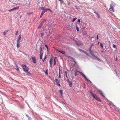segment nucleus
Returning <instances> with one entry per match:
<instances>
[{"mask_svg":"<svg viewBox=\"0 0 120 120\" xmlns=\"http://www.w3.org/2000/svg\"><path fill=\"white\" fill-rule=\"evenodd\" d=\"M91 47H90V49H89V51H91Z\"/></svg>","mask_w":120,"mask_h":120,"instance_id":"nucleus-46","label":"nucleus"},{"mask_svg":"<svg viewBox=\"0 0 120 120\" xmlns=\"http://www.w3.org/2000/svg\"><path fill=\"white\" fill-rule=\"evenodd\" d=\"M78 22H80V19H79L78 20Z\"/></svg>","mask_w":120,"mask_h":120,"instance_id":"nucleus-43","label":"nucleus"},{"mask_svg":"<svg viewBox=\"0 0 120 120\" xmlns=\"http://www.w3.org/2000/svg\"><path fill=\"white\" fill-rule=\"evenodd\" d=\"M97 92L98 93L101 95L103 97H104V96L103 94V93L100 90H99Z\"/></svg>","mask_w":120,"mask_h":120,"instance_id":"nucleus-7","label":"nucleus"},{"mask_svg":"<svg viewBox=\"0 0 120 120\" xmlns=\"http://www.w3.org/2000/svg\"><path fill=\"white\" fill-rule=\"evenodd\" d=\"M79 50L81 52H82L84 53L85 52V51H84L82 50H81L80 49H79Z\"/></svg>","mask_w":120,"mask_h":120,"instance_id":"nucleus-24","label":"nucleus"},{"mask_svg":"<svg viewBox=\"0 0 120 120\" xmlns=\"http://www.w3.org/2000/svg\"><path fill=\"white\" fill-rule=\"evenodd\" d=\"M59 92L60 93L61 96L63 97V90H59Z\"/></svg>","mask_w":120,"mask_h":120,"instance_id":"nucleus-11","label":"nucleus"},{"mask_svg":"<svg viewBox=\"0 0 120 120\" xmlns=\"http://www.w3.org/2000/svg\"><path fill=\"white\" fill-rule=\"evenodd\" d=\"M114 5L113 4H112L110 5V7L109 9V10L112 12H114Z\"/></svg>","mask_w":120,"mask_h":120,"instance_id":"nucleus-4","label":"nucleus"},{"mask_svg":"<svg viewBox=\"0 0 120 120\" xmlns=\"http://www.w3.org/2000/svg\"><path fill=\"white\" fill-rule=\"evenodd\" d=\"M21 38V34H20L19 35V36L18 37V38L17 39V41H18L19 42V41L20 40V39Z\"/></svg>","mask_w":120,"mask_h":120,"instance_id":"nucleus-9","label":"nucleus"},{"mask_svg":"<svg viewBox=\"0 0 120 120\" xmlns=\"http://www.w3.org/2000/svg\"><path fill=\"white\" fill-rule=\"evenodd\" d=\"M19 8V7H16L14 8H12L9 10V11L11 12L12 11L15 10L16 9H17Z\"/></svg>","mask_w":120,"mask_h":120,"instance_id":"nucleus-8","label":"nucleus"},{"mask_svg":"<svg viewBox=\"0 0 120 120\" xmlns=\"http://www.w3.org/2000/svg\"><path fill=\"white\" fill-rule=\"evenodd\" d=\"M43 55V53H42L41 54L40 56V59H42V56Z\"/></svg>","mask_w":120,"mask_h":120,"instance_id":"nucleus-18","label":"nucleus"},{"mask_svg":"<svg viewBox=\"0 0 120 120\" xmlns=\"http://www.w3.org/2000/svg\"><path fill=\"white\" fill-rule=\"evenodd\" d=\"M31 58L33 62L34 63H36V60L35 58V56H31Z\"/></svg>","mask_w":120,"mask_h":120,"instance_id":"nucleus-5","label":"nucleus"},{"mask_svg":"<svg viewBox=\"0 0 120 120\" xmlns=\"http://www.w3.org/2000/svg\"><path fill=\"white\" fill-rule=\"evenodd\" d=\"M46 58V56H45L43 60V62H44V61L45 60V59Z\"/></svg>","mask_w":120,"mask_h":120,"instance_id":"nucleus-45","label":"nucleus"},{"mask_svg":"<svg viewBox=\"0 0 120 120\" xmlns=\"http://www.w3.org/2000/svg\"><path fill=\"white\" fill-rule=\"evenodd\" d=\"M6 33H7V32H3V34L5 36L6 34Z\"/></svg>","mask_w":120,"mask_h":120,"instance_id":"nucleus-33","label":"nucleus"},{"mask_svg":"<svg viewBox=\"0 0 120 120\" xmlns=\"http://www.w3.org/2000/svg\"><path fill=\"white\" fill-rule=\"evenodd\" d=\"M65 73L66 77V78H68V76H67V71H65Z\"/></svg>","mask_w":120,"mask_h":120,"instance_id":"nucleus-22","label":"nucleus"},{"mask_svg":"<svg viewBox=\"0 0 120 120\" xmlns=\"http://www.w3.org/2000/svg\"><path fill=\"white\" fill-rule=\"evenodd\" d=\"M43 24V23H41L39 26L38 27V29H39L42 26V25Z\"/></svg>","mask_w":120,"mask_h":120,"instance_id":"nucleus-12","label":"nucleus"},{"mask_svg":"<svg viewBox=\"0 0 120 120\" xmlns=\"http://www.w3.org/2000/svg\"><path fill=\"white\" fill-rule=\"evenodd\" d=\"M76 29L78 31H79V27L78 26H76Z\"/></svg>","mask_w":120,"mask_h":120,"instance_id":"nucleus-26","label":"nucleus"},{"mask_svg":"<svg viewBox=\"0 0 120 120\" xmlns=\"http://www.w3.org/2000/svg\"><path fill=\"white\" fill-rule=\"evenodd\" d=\"M96 59H97L99 61H100V59L98 58L97 57V58H96Z\"/></svg>","mask_w":120,"mask_h":120,"instance_id":"nucleus-36","label":"nucleus"},{"mask_svg":"<svg viewBox=\"0 0 120 120\" xmlns=\"http://www.w3.org/2000/svg\"><path fill=\"white\" fill-rule=\"evenodd\" d=\"M98 18H99V15H97Z\"/></svg>","mask_w":120,"mask_h":120,"instance_id":"nucleus-50","label":"nucleus"},{"mask_svg":"<svg viewBox=\"0 0 120 120\" xmlns=\"http://www.w3.org/2000/svg\"><path fill=\"white\" fill-rule=\"evenodd\" d=\"M113 48H116V45H114V44H113Z\"/></svg>","mask_w":120,"mask_h":120,"instance_id":"nucleus-30","label":"nucleus"},{"mask_svg":"<svg viewBox=\"0 0 120 120\" xmlns=\"http://www.w3.org/2000/svg\"><path fill=\"white\" fill-rule=\"evenodd\" d=\"M15 65H16V66L17 67V68L19 67L18 66L17 64H15Z\"/></svg>","mask_w":120,"mask_h":120,"instance_id":"nucleus-47","label":"nucleus"},{"mask_svg":"<svg viewBox=\"0 0 120 120\" xmlns=\"http://www.w3.org/2000/svg\"><path fill=\"white\" fill-rule=\"evenodd\" d=\"M72 59L73 60H74V58H72Z\"/></svg>","mask_w":120,"mask_h":120,"instance_id":"nucleus-51","label":"nucleus"},{"mask_svg":"<svg viewBox=\"0 0 120 120\" xmlns=\"http://www.w3.org/2000/svg\"><path fill=\"white\" fill-rule=\"evenodd\" d=\"M100 45L102 47V48H103V44L101 43L100 44Z\"/></svg>","mask_w":120,"mask_h":120,"instance_id":"nucleus-25","label":"nucleus"},{"mask_svg":"<svg viewBox=\"0 0 120 120\" xmlns=\"http://www.w3.org/2000/svg\"><path fill=\"white\" fill-rule=\"evenodd\" d=\"M22 68L23 70L26 72H27L29 70V68L26 65L22 64Z\"/></svg>","mask_w":120,"mask_h":120,"instance_id":"nucleus-3","label":"nucleus"},{"mask_svg":"<svg viewBox=\"0 0 120 120\" xmlns=\"http://www.w3.org/2000/svg\"><path fill=\"white\" fill-rule=\"evenodd\" d=\"M46 9V8L44 7V8H43V11H44V12H45L47 11Z\"/></svg>","mask_w":120,"mask_h":120,"instance_id":"nucleus-21","label":"nucleus"},{"mask_svg":"<svg viewBox=\"0 0 120 120\" xmlns=\"http://www.w3.org/2000/svg\"><path fill=\"white\" fill-rule=\"evenodd\" d=\"M47 10H49V11L50 12H51L52 13V11L51 10V9H49V8H47Z\"/></svg>","mask_w":120,"mask_h":120,"instance_id":"nucleus-23","label":"nucleus"},{"mask_svg":"<svg viewBox=\"0 0 120 120\" xmlns=\"http://www.w3.org/2000/svg\"><path fill=\"white\" fill-rule=\"evenodd\" d=\"M16 70H17V71H19V67H18V68H17V69H16Z\"/></svg>","mask_w":120,"mask_h":120,"instance_id":"nucleus-39","label":"nucleus"},{"mask_svg":"<svg viewBox=\"0 0 120 120\" xmlns=\"http://www.w3.org/2000/svg\"><path fill=\"white\" fill-rule=\"evenodd\" d=\"M60 69H59V78H61V75H60Z\"/></svg>","mask_w":120,"mask_h":120,"instance_id":"nucleus-20","label":"nucleus"},{"mask_svg":"<svg viewBox=\"0 0 120 120\" xmlns=\"http://www.w3.org/2000/svg\"><path fill=\"white\" fill-rule=\"evenodd\" d=\"M103 51H102V52H103Z\"/></svg>","mask_w":120,"mask_h":120,"instance_id":"nucleus-53","label":"nucleus"},{"mask_svg":"<svg viewBox=\"0 0 120 120\" xmlns=\"http://www.w3.org/2000/svg\"><path fill=\"white\" fill-rule=\"evenodd\" d=\"M45 13V12H44V11H42V12L41 14V15H40V17H42L43 15L44 14V13Z\"/></svg>","mask_w":120,"mask_h":120,"instance_id":"nucleus-17","label":"nucleus"},{"mask_svg":"<svg viewBox=\"0 0 120 120\" xmlns=\"http://www.w3.org/2000/svg\"><path fill=\"white\" fill-rule=\"evenodd\" d=\"M76 18H74L73 19V20H72V22H74L76 20Z\"/></svg>","mask_w":120,"mask_h":120,"instance_id":"nucleus-27","label":"nucleus"},{"mask_svg":"<svg viewBox=\"0 0 120 120\" xmlns=\"http://www.w3.org/2000/svg\"><path fill=\"white\" fill-rule=\"evenodd\" d=\"M59 1H60V2H61V3L62 1H61V0H59Z\"/></svg>","mask_w":120,"mask_h":120,"instance_id":"nucleus-49","label":"nucleus"},{"mask_svg":"<svg viewBox=\"0 0 120 120\" xmlns=\"http://www.w3.org/2000/svg\"><path fill=\"white\" fill-rule=\"evenodd\" d=\"M19 41H17V48H18L20 47L19 44Z\"/></svg>","mask_w":120,"mask_h":120,"instance_id":"nucleus-15","label":"nucleus"},{"mask_svg":"<svg viewBox=\"0 0 120 120\" xmlns=\"http://www.w3.org/2000/svg\"><path fill=\"white\" fill-rule=\"evenodd\" d=\"M79 73H80V74L82 76L84 77L85 78V79L86 80H87L89 81H90V80H88V79H87V78L85 76V75L82 72H81L80 71L79 72Z\"/></svg>","mask_w":120,"mask_h":120,"instance_id":"nucleus-6","label":"nucleus"},{"mask_svg":"<svg viewBox=\"0 0 120 120\" xmlns=\"http://www.w3.org/2000/svg\"><path fill=\"white\" fill-rule=\"evenodd\" d=\"M46 20H45L44 19L43 20L42 22L41 23H43H43H44V22H46Z\"/></svg>","mask_w":120,"mask_h":120,"instance_id":"nucleus-37","label":"nucleus"},{"mask_svg":"<svg viewBox=\"0 0 120 120\" xmlns=\"http://www.w3.org/2000/svg\"><path fill=\"white\" fill-rule=\"evenodd\" d=\"M55 81L56 83V84L57 83H59V82L58 80L57 79H55Z\"/></svg>","mask_w":120,"mask_h":120,"instance_id":"nucleus-19","label":"nucleus"},{"mask_svg":"<svg viewBox=\"0 0 120 120\" xmlns=\"http://www.w3.org/2000/svg\"><path fill=\"white\" fill-rule=\"evenodd\" d=\"M45 46L46 48L47 49V50H48V47L47 45H45Z\"/></svg>","mask_w":120,"mask_h":120,"instance_id":"nucleus-38","label":"nucleus"},{"mask_svg":"<svg viewBox=\"0 0 120 120\" xmlns=\"http://www.w3.org/2000/svg\"><path fill=\"white\" fill-rule=\"evenodd\" d=\"M61 53L63 54H65V52L64 51H62Z\"/></svg>","mask_w":120,"mask_h":120,"instance_id":"nucleus-28","label":"nucleus"},{"mask_svg":"<svg viewBox=\"0 0 120 120\" xmlns=\"http://www.w3.org/2000/svg\"><path fill=\"white\" fill-rule=\"evenodd\" d=\"M94 13L95 14L97 15H98V14H97V13H96V12H94Z\"/></svg>","mask_w":120,"mask_h":120,"instance_id":"nucleus-44","label":"nucleus"},{"mask_svg":"<svg viewBox=\"0 0 120 120\" xmlns=\"http://www.w3.org/2000/svg\"><path fill=\"white\" fill-rule=\"evenodd\" d=\"M18 32H19L18 30H17L16 31V32L15 33V35H16L17 34H18Z\"/></svg>","mask_w":120,"mask_h":120,"instance_id":"nucleus-29","label":"nucleus"},{"mask_svg":"<svg viewBox=\"0 0 120 120\" xmlns=\"http://www.w3.org/2000/svg\"><path fill=\"white\" fill-rule=\"evenodd\" d=\"M26 116L29 120H32V119H31V118L27 114H26Z\"/></svg>","mask_w":120,"mask_h":120,"instance_id":"nucleus-13","label":"nucleus"},{"mask_svg":"<svg viewBox=\"0 0 120 120\" xmlns=\"http://www.w3.org/2000/svg\"><path fill=\"white\" fill-rule=\"evenodd\" d=\"M79 71H76L75 72V76H77V75H78V73H79Z\"/></svg>","mask_w":120,"mask_h":120,"instance_id":"nucleus-16","label":"nucleus"},{"mask_svg":"<svg viewBox=\"0 0 120 120\" xmlns=\"http://www.w3.org/2000/svg\"><path fill=\"white\" fill-rule=\"evenodd\" d=\"M56 85H57V86H61L59 84V83H57Z\"/></svg>","mask_w":120,"mask_h":120,"instance_id":"nucleus-35","label":"nucleus"},{"mask_svg":"<svg viewBox=\"0 0 120 120\" xmlns=\"http://www.w3.org/2000/svg\"><path fill=\"white\" fill-rule=\"evenodd\" d=\"M84 53H85V54H86V55H87V56H88V54L87 53V52H85Z\"/></svg>","mask_w":120,"mask_h":120,"instance_id":"nucleus-40","label":"nucleus"},{"mask_svg":"<svg viewBox=\"0 0 120 120\" xmlns=\"http://www.w3.org/2000/svg\"><path fill=\"white\" fill-rule=\"evenodd\" d=\"M67 79H67V81L68 82H70V81H69V79L68 78Z\"/></svg>","mask_w":120,"mask_h":120,"instance_id":"nucleus-42","label":"nucleus"},{"mask_svg":"<svg viewBox=\"0 0 120 120\" xmlns=\"http://www.w3.org/2000/svg\"><path fill=\"white\" fill-rule=\"evenodd\" d=\"M53 61L54 62L53 64L54 65H55L56 64V61L55 60L54 58H51L50 59L49 61L50 64V66L51 68H52V62Z\"/></svg>","mask_w":120,"mask_h":120,"instance_id":"nucleus-2","label":"nucleus"},{"mask_svg":"<svg viewBox=\"0 0 120 120\" xmlns=\"http://www.w3.org/2000/svg\"><path fill=\"white\" fill-rule=\"evenodd\" d=\"M44 7H39V8L40 9H43V8H44Z\"/></svg>","mask_w":120,"mask_h":120,"instance_id":"nucleus-34","label":"nucleus"},{"mask_svg":"<svg viewBox=\"0 0 120 120\" xmlns=\"http://www.w3.org/2000/svg\"><path fill=\"white\" fill-rule=\"evenodd\" d=\"M97 57L96 56H95L94 55H92V58L94 60L96 59V58H97Z\"/></svg>","mask_w":120,"mask_h":120,"instance_id":"nucleus-10","label":"nucleus"},{"mask_svg":"<svg viewBox=\"0 0 120 120\" xmlns=\"http://www.w3.org/2000/svg\"><path fill=\"white\" fill-rule=\"evenodd\" d=\"M42 49V48L41 47H40V54L41 53V50Z\"/></svg>","mask_w":120,"mask_h":120,"instance_id":"nucleus-31","label":"nucleus"},{"mask_svg":"<svg viewBox=\"0 0 120 120\" xmlns=\"http://www.w3.org/2000/svg\"><path fill=\"white\" fill-rule=\"evenodd\" d=\"M89 92L90 94H91L93 97L96 100L99 101L100 102H101V100L97 97L96 95L95 94H94L91 90L89 91Z\"/></svg>","mask_w":120,"mask_h":120,"instance_id":"nucleus-1","label":"nucleus"},{"mask_svg":"<svg viewBox=\"0 0 120 120\" xmlns=\"http://www.w3.org/2000/svg\"><path fill=\"white\" fill-rule=\"evenodd\" d=\"M68 83V84L69 85V86L70 87H72V83L71 82H69Z\"/></svg>","mask_w":120,"mask_h":120,"instance_id":"nucleus-14","label":"nucleus"},{"mask_svg":"<svg viewBox=\"0 0 120 120\" xmlns=\"http://www.w3.org/2000/svg\"><path fill=\"white\" fill-rule=\"evenodd\" d=\"M45 73L46 75H48V70H46L45 72Z\"/></svg>","mask_w":120,"mask_h":120,"instance_id":"nucleus-32","label":"nucleus"},{"mask_svg":"<svg viewBox=\"0 0 120 120\" xmlns=\"http://www.w3.org/2000/svg\"><path fill=\"white\" fill-rule=\"evenodd\" d=\"M21 16L20 17V18H21Z\"/></svg>","mask_w":120,"mask_h":120,"instance_id":"nucleus-52","label":"nucleus"},{"mask_svg":"<svg viewBox=\"0 0 120 120\" xmlns=\"http://www.w3.org/2000/svg\"><path fill=\"white\" fill-rule=\"evenodd\" d=\"M99 37H98V35H97V40H98V39Z\"/></svg>","mask_w":120,"mask_h":120,"instance_id":"nucleus-41","label":"nucleus"},{"mask_svg":"<svg viewBox=\"0 0 120 120\" xmlns=\"http://www.w3.org/2000/svg\"><path fill=\"white\" fill-rule=\"evenodd\" d=\"M58 51L59 52H60V53H61V51Z\"/></svg>","mask_w":120,"mask_h":120,"instance_id":"nucleus-48","label":"nucleus"}]
</instances>
